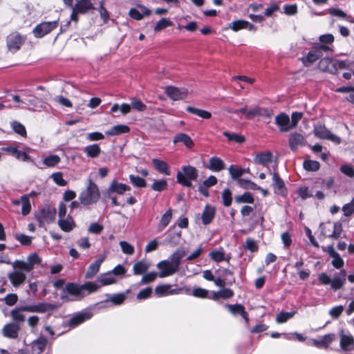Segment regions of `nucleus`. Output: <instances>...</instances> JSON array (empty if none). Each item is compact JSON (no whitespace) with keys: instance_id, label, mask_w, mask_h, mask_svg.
I'll use <instances>...</instances> for the list:
<instances>
[{"instance_id":"nucleus-1","label":"nucleus","mask_w":354,"mask_h":354,"mask_svg":"<svg viewBox=\"0 0 354 354\" xmlns=\"http://www.w3.org/2000/svg\"><path fill=\"white\" fill-rule=\"evenodd\" d=\"M99 288L100 286L95 282L88 281L82 285L69 283L65 286L61 299L64 301L79 300L85 296L86 292L90 294L97 291Z\"/></svg>"},{"instance_id":"nucleus-2","label":"nucleus","mask_w":354,"mask_h":354,"mask_svg":"<svg viewBox=\"0 0 354 354\" xmlns=\"http://www.w3.org/2000/svg\"><path fill=\"white\" fill-rule=\"evenodd\" d=\"M185 254L186 252L185 250H178L171 254L170 260L160 261L157 264V268L160 270L158 277L164 278L177 272L179 270L181 259L184 257Z\"/></svg>"},{"instance_id":"nucleus-3","label":"nucleus","mask_w":354,"mask_h":354,"mask_svg":"<svg viewBox=\"0 0 354 354\" xmlns=\"http://www.w3.org/2000/svg\"><path fill=\"white\" fill-rule=\"evenodd\" d=\"M88 184L79 196L80 203L84 205H91L96 203L100 197L97 185L91 178L88 179Z\"/></svg>"},{"instance_id":"nucleus-4","label":"nucleus","mask_w":354,"mask_h":354,"mask_svg":"<svg viewBox=\"0 0 354 354\" xmlns=\"http://www.w3.org/2000/svg\"><path fill=\"white\" fill-rule=\"evenodd\" d=\"M346 272L344 270H342L339 273L335 274L331 279L326 273H321L318 279L322 285H330L331 288L333 290H337L342 288L346 282Z\"/></svg>"},{"instance_id":"nucleus-5","label":"nucleus","mask_w":354,"mask_h":354,"mask_svg":"<svg viewBox=\"0 0 354 354\" xmlns=\"http://www.w3.org/2000/svg\"><path fill=\"white\" fill-rule=\"evenodd\" d=\"M235 114L242 113L243 114L247 119H252L255 117H264L269 118L272 115V112L271 110L261 107L257 105H254L250 107H248V106H245L244 107L236 111H234Z\"/></svg>"},{"instance_id":"nucleus-6","label":"nucleus","mask_w":354,"mask_h":354,"mask_svg":"<svg viewBox=\"0 0 354 354\" xmlns=\"http://www.w3.org/2000/svg\"><path fill=\"white\" fill-rule=\"evenodd\" d=\"M177 181L183 186L192 187V180H194L198 177L196 169L192 166H186L182 167L181 171L177 174Z\"/></svg>"},{"instance_id":"nucleus-7","label":"nucleus","mask_w":354,"mask_h":354,"mask_svg":"<svg viewBox=\"0 0 354 354\" xmlns=\"http://www.w3.org/2000/svg\"><path fill=\"white\" fill-rule=\"evenodd\" d=\"M41 262L40 257L37 254H32L27 258L26 261L17 260L12 263L13 269L24 270L26 272H30L35 265Z\"/></svg>"},{"instance_id":"nucleus-8","label":"nucleus","mask_w":354,"mask_h":354,"mask_svg":"<svg viewBox=\"0 0 354 354\" xmlns=\"http://www.w3.org/2000/svg\"><path fill=\"white\" fill-rule=\"evenodd\" d=\"M332 50V48L324 44H319L314 46L307 54L306 57L302 58L305 66H309L316 62L322 56L324 51Z\"/></svg>"},{"instance_id":"nucleus-9","label":"nucleus","mask_w":354,"mask_h":354,"mask_svg":"<svg viewBox=\"0 0 354 354\" xmlns=\"http://www.w3.org/2000/svg\"><path fill=\"white\" fill-rule=\"evenodd\" d=\"M319 227L322 234L329 238H339L342 231V224L339 222L332 223L328 221L325 223H322Z\"/></svg>"},{"instance_id":"nucleus-10","label":"nucleus","mask_w":354,"mask_h":354,"mask_svg":"<svg viewBox=\"0 0 354 354\" xmlns=\"http://www.w3.org/2000/svg\"><path fill=\"white\" fill-rule=\"evenodd\" d=\"M26 40L25 35L17 32H11L6 38V45L9 51L15 53L20 49Z\"/></svg>"},{"instance_id":"nucleus-11","label":"nucleus","mask_w":354,"mask_h":354,"mask_svg":"<svg viewBox=\"0 0 354 354\" xmlns=\"http://www.w3.org/2000/svg\"><path fill=\"white\" fill-rule=\"evenodd\" d=\"M315 136L321 139L328 140L336 145L341 142V138L337 136L332 133L325 126L319 125L315 128Z\"/></svg>"},{"instance_id":"nucleus-12","label":"nucleus","mask_w":354,"mask_h":354,"mask_svg":"<svg viewBox=\"0 0 354 354\" xmlns=\"http://www.w3.org/2000/svg\"><path fill=\"white\" fill-rule=\"evenodd\" d=\"M58 22L57 21L41 23L33 29L34 35L38 38L42 37L56 28Z\"/></svg>"},{"instance_id":"nucleus-13","label":"nucleus","mask_w":354,"mask_h":354,"mask_svg":"<svg viewBox=\"0 0 354 354\" xmlns=\"http://www.w3.org/2000/svg\"><path fill=\"white\" fill-rule=\"evenodd\" d=\"M15 270L8 274V278L15 288H18L23 285L26 280V275L24 270L14 269Z\"/></svg>"},{"instance_id":"nucleus-14","label":"nucleus","mask_w":354,"mask_h":354,"mask_svg":"<svg viewBox=\"0 0 354 354\" xmlns=\"http://www.w3.org/2000/svg\"><path fill=\"white\" fill-rule=\"evenodd\" d=\"M27 306L28 308H26L25 309L27 312L39 313L50 312L58 308L57 305L46 302H41L35 305H27Z\"/></svg>"},{"instance_id":"nucleus-15","label":"nucleus","mask_w":354,"mask_h":354,"mask_svg":"<svg viewBox=\"0 0 354 354\" xmlns=\"http://www.w3.org/2000/svg\"><path fill=\"white\" fill-rule=\"evenodd\" d=\"M165 93L171 100H180L187 97L188 91L184 88H179L175 86H169L165 88Z\"/></svg>"},{"instance_id":"nucleus-16","label":"nucleus","mask_w":354,"mask_h":354,"mask_svg":"<svg viewBox=\"0 0 354 354\" xmlns=\"http://www.w3.org/2000/svg\"><path fill=\"white\" fill-rule=\"evenodd\" d=\"M20 329L21 328L19 324L10 322L3 327L2 334L7 338L17 339Z\"/></svg>"},{"instance_id":"nucleus-17","label":"nucleus","mask_w":354,"mask_h":354,"mask_svg":"<svg viewBox=\"0 0 354 354\" xmlns=\"http://www.w3.org/2000/svg\"><path fill=\"white\" fill-rule=\"evenodd\" d=\"M106 258L105 254L100 255L93 263H91L85 274L86 279H91L98 272L102 263Z\"/></svg>"},{"instance_id":"nucleus-18","label":"nucleus","mask_w":354,"mask_h":354,"mask_svg":"<svg viewBox=\"0 0 354 354\" xmlns=\"http://www.w3.org/2000/svg\"><path fill=\"white\" fill-rule=\"evenodd\" d=\"M275 123L279 127V130L281 132H286L291 129L290 118L285 113H280L277 115Z\"/></svg>"},{"instance_id":"nucleus-19","label":"nucleus","mask_w":354,"mask_h":354,"mask_svg":"<svg viewBox=\"0 0 354 354\" xmlns=\"http://www.w3.org/2000/svg\"><path fill=\"white\" fill-rule=\"evenodd\" d=\"M306 140L304 137L297 133H291L289 137V147L292 151L297 150L299 147L304 146Z\"/></svg>"},{"instance_id":"nucleus-20","label":"nucleus","mask_w":354,"mask_h":354,"mask_svg":"<svg viewBox=\"0 0 354 354\" xmlns=\"http://www.w3.org/2000/svg\"><path fill=\"white\" fill-rule=\"evenodd\" d=\"M129 14L131 18L136 20H140L144 16L149 15L151 10L144 6L139 5L136 8L130 9Z\"/></svg>"},{"instance_id":"nucleus-21","label":"nucleus","mask_w":354,"mask_h":354,"mask_svg":"<svg viewBox=\"0 0 354 354\" xmlns=\"http://www.w3.org/2000/svg\"><path fill=\"white\" fill-rule=\"evenodd\" d=\"M335 339L334 334H327L320 337L319 339H312L310 342L313 345L319 348H326Z\"/></svg>"},{"instance_id":"nucleus-22","label":"nucleus","mask_w":354,"mask_h":354,"mask_svg":"<svg viewBox=\"0 0 354 354\" xmlns=\"http://www.w3.org/2000/svg\"><path fill=\"white\" fill-rule=\"evenodd\" d=\"M228 28L232 29L234 32L239 31L241 29H248L254 31L256 30L254 25L244 20H236L232 21L229 24Z\"/></svg>"},{"instance_id":"nucleus-23","label":"nucleus","mask_w":354,"mask_h":354,"mask_svg":"<svg viewBox=\"0 0 354 354\" xmlns=\"http://www.w3.org/2000/svg\"><path fill=\"white\" fill-rule=\"evenodd\" d=\"M320 70L330 73H336V68L334 64V59L330 57H324L322 59L318 65Z\"/></svg>"},{"instance_id":"nucleus-24","label":"nucleus","mask_w":354,"mask_h":354,"mask_svg":"<svg viewBox=\"0 0 354 354\" xmlns=\"http://www.w3.org/2000/svg\"><path fill=\"white\" fill-rule=\"evenodd\" d=\"M71 8H74L75 11L80 14H84L92 10L93 6L90 0H78Z\"/></svg>"},{"instance_id":"nucleus-25","label":"nucleus","mask_w":354,"mask_h":354,"mask_svg":"<svg viewBox=\"0 0 354 354\" xmlns=\"http://www.w3.org/2000/svg\"><path fill=\"white\" fill-rule=\"evenodd\" d=\"M26 308H28L27 305L21 307H17L12 309L10 311V317L12 319V322L19 324L24 322L25 320V315L23 312H27Z\"/></svg>"},{"instance_id":"nucleus-26","label":"nucleus","mask_w":354,"mask_h":354,"mask_svg":"<svg viewBox=\"0 0 354 354\" xmlns=\"http://www.w3.org/2000/svg\"><path fill=\"white\" fill-rule=\"evenodd\" d=\"M47 339L44 336H40L36 340L32 342V354H41L44 351L46 344Z\"/></svg>"},{"instance_id":"nucleus-27","label":"nucleus","mask_w":354,"mask_h":354,"mask_svg":"<svg viewBox=\"0 0 354 354\" xmlns=\"http://www.w3.org/2000/svg\"><path fill=\"white\" fill-rule=\"evenodd\" d=\"M272 179L274 182L273 186L274 188V192L281 196L286 195V190L285 188L284 182L279 177L277 173H274Z\"/></svg>"},{"instance_id":"nucleus-28","label":"nucleus","mask_w":354,"mask_h":354,"mask_svg":"<svg viewBox=\"0 0 354 354\" xmlns=\"http://www.w3.org/2000/svg\"><path fill=\"white\" fill-rule=\"evenodd\" d=\"M340 346L344 351H351L354 348V339L352 335L342 333L340 335Z\"/></svg>"},{"instance_id":"nucleus-29","label":"nucleus","mask_w":354,"mask_h":354,"mask_svg":"<svg viewBox=\"0 0 354 354\" xmlns=\"http://www.w3.org/2000/svg\"><path fill=\"white\" fill-rule=\"evenodd\" d=\"M129 186L118 183L117 181H113L108 189V193H117L118 194H122L124 192L130 190Z\"/></svg>"},{"instance_id":"nucleus-30","label":"nucleus","mask_w":354,"mask_h":354,"mask_svg":"<svg viewBox=\"0 0 354 354\" xmlns=\"http://www.w3.org/2000/svg\"><path fill=\"white\" fill-rule=\"evenodd\" d=\"M216 209L214 207L210 205H206L203 212L201 218L202 222L204 225L209 224L215 216Z\"/></svg>"},{"instance_id":"nucleus-31","label":"nucleus","mask_w":354,"mask_h":354,"mask_svg":"<svg viewBox=\"0 0 354 354\" xmlns=\"http://www.w3.org/2000/svg\"><path fill=\"white\" fill-rule=\"evenodd\" d=\"M58 225L64 232H71L75 226L73 218L68 216L66 218H59Z\"/></svg>"},{"instance_id":"nucleus-32","label":"nucleus","mask_w":354,"mask_h":354,"mask_svg":"<svg viewBox=\"0 0 354 354\" xmlns=\"http://www.w3.org/2000/svg\"><path fill=\"white\" fill-rule=\"evenodd\" d=\"M173 142L174 144L177 142L183 143L188 149H192L194 146V142L192 139L186 133H180L176 134L173 139Z\"/></svg>"},{"instance_id":"nucleus-33","label":"nucleus","mask_w":354,"mask_h":354,"mask_svg":"<svg viewBox=\"0 0 354 354\" xmlns=\"http://www.w3.org/2000/svg\"><path fill=\"white\" fill-rule=\"evenodd\" d=\"M151 263L146 261L142 260L136 262L133 266V272L135 275L145 274L150 268Z\"/></svg>"},{"instance_id":"nucleus-34","label":"nucleus","mask_w":354,"mask_h":354,"mask_svg":"<svg viewBox=\"0 0 354 354\" xmlns=\"http://www.w3.org/2000/svg\"><path fill=\"white\" fill-rule=\"evenodd\" d=\"M97 281L100 283H97L98 286H100V288L102 286H108L116 282V279L113 276V273L111 272L100 274L97 279Z\"/></svg>"},{"instance_id":"nucleus-35","label":"nucleus","mask_w":354,"mask_h":354,"mask_svg":"<svg viewBox=\"0 0 354 354\" xmlns=\"http://www.w3.org/2000/svg\"><path fill=\"white\" fill-rule=\"evenodd\" d=\"M92 315V313L90 312H84L77 314L71 319L70 325L72 326H75L78 324H80L86 320L89 319Z\"/></svg>"},{"instance_id":"nucleus-36","label":"nucleus","mask_w":354,"mask_h":354,"mask_svg":"<svg viewBox=\"0 0 354 354\" xmlns=\"http://www.w3.org/2000/svg\"><path fill=\"white\" fill-rule=\"evenodd\" d=\"M130 128L125 124H118L112 127L108 131H106V134L108 136H118L122 133H126L129 132Z\"/></svg>"},{"instance_id":"nucleus-37","label":"nucleus","mask_w":354,"mask_h":354,"mask_svg":"<svg viewBox=\"0 0 354 354\" xmlns=\"http://www.w3.org/2000/svg\"><path fill=\"white\" fill-rule=\"evenodd\" d=\"M172 218V209L169 208L162 216L160 223L158 225V232H162L170 223Z\"/></svg>"},{"instance_id":"nucleus-38","label":"nucleus","mask_w":354,"mask_h":354,"mask_svg":"<svg viewBox=\"0 0 354 354\" xmlns=\"http://www.w3.org/2000/svg\"><path fill=\"white\" fill-rule=\"evenodd\" d=\"M207 168L214 171H219L225 168V164L221 158L212 157L209 159Z\"/></svg>"},{"instance_id":"nucleus-39","label":"nucleus","mask_w":354,"mask_h":354,"mask_svg":"<svg viewBox=\"0 0 354 354\" xmlns=\"http://www.w3.org/2000/svg\"><path fill=\"white\" fill-rule=\"evenodd\" d=\"M152 164L159 172L166 175L170 174L169 166L165 161L154 158L152 160Z\"/></svg>"},{"instance_id":"nucleus-40","label":"nucleus","mask_w":354,"mask_h":354,"mask_svg":"<svg viewBox=\"0 0 354 354\" xmlns=\"http://www.w3.org/2000/svg\"><path fill=\"white\" fill-rule=\"evenodd\" d=\"M42 162L47 167H54L61 162V158L56 154H50L46 156Z\"/></svg>"},{"instance_id":"nucleus-41","label":"nucleus","mask_w":354,"mask_h":354,"mask_svg":"<svg viewBox=\"0 0 354 354\" xmlns=\"http://www.w3.org/2000/svg\"><path fill=\"white\" fill-rule=\"evenodd\" d=\"M228 310L234 314H240L241 316L246 320H248V313L245 311L244 307L241 304H235V305H227L226 306Z\"/></svg>"},{"instance_id":"nucleus-42","label":"nucleus","mask_w":354,"mask_h":354,"mask_svg":"<svg viewBox=\"0 0 354 354\" xmlns=\"http://www.w3.org/2000/svg\"><path fill=\"white\" fill-rule=\"evenodd\" d=\"M186 110L189 113L196 115L203 119H210L212 117V113L210 112L193 106H187Z\"/></svg>"},{"instance_id":"nucleus-43","label":"nucleus","mask_w":354,"mask_h":354,"mask_svg":"<svg viewBox=\"0 0 354 354\" xmlns=\"http://www.w3.org/2000/svg\"><path fill=\"white\" fill-rule=\"evenodd\" d=\"M84 151L88 157L96 158L100 154L101 149H100L99 145L93 144V145L86 146L84 149Z\"/></svg>"},{"instance_id":"nucleus-44","label":"nucleus","mask_w":354,"mask_h":354,"mask_svg":"<svg viewBox=\"0 0 354 354\" xmlns=\"http://www.w3.org/2000/svg\"><path fill=\"white\" fill-rule=\"evenodd\" d=\"M127 299V295L125 293H119L113 295H107V299L104 301L105 302H111L113 305H120Z\"/></svg>"},{"instance_id":"nucleus-45","label":"nucleus","mask_w":354,"mask_h":354,"mask_svg":"<svg viewBox=\"0 0 354 354\" xmlns=\"http://www.w3.org/2000/svg\"><path fill=\"white\" fill-rule=\"evenodd\" d=\"M272 153L270 151H266L264 153H261L257 154L254 158V162L261 164L266 165L268 162H270L272 160Z\"/></svg>"},{"instance_id":"nucleus-46","label":"nucleus","mask_w":354,"mask_h":354,"mask_svg":"<svg viewBox=\"0 0 354 354\" xmlns=\"http://www.w3.org/2000/svg\"><path fill=\"white\" fill-rule=\"evenodd\" d=\"M174 292V290H171V286L167 284L158 286L155 288V293L159 297H164L169 295H172Z\"/></svg>"},{"instance_id":"nucleus-47","label":"nucleus","mask_w":354,"mask_h":354,"mask_svg":"<svg viewBox=\"0 0 354 354\" xmlns=\"http://www.w3.org/2000/svg\"><path fill=\"white\" fill-rule=\"evenodd\" d=\"M237 203H253L254 201L252 194L250 192H245L241 195H237L234 198Z\"/></svg>"},{"instance_id":"nucleus-48","label":"nucleus","mask_w":354,"mask_h":354,"mask_svg":"<svg viewBox=\"0 0 354 354\" xmlns=\"http://www.w3.org/2000/svg\"><path fill=\"white\" fill-rule=\"evenodd\" d=\"M237 183L243 189L252 190L260 189L259 186H258L256 183L252 182L250 180L248 179L239 178Z\"/></svg>"},{"instance_id":"nucleus-49","label":"nucleus","mask_w":354,"mask_h":354,"mask_svg":"<svg viewBox=\"0 0 354 354\" xmlns=\"http://www.w3.org/2000/svg\"><path fill=\"white\" fill-rule=\"evenodd\" d=\"M209 257L216 262H220L224 260L229 261L230 260V257H225L223 250L212 251L209 253Z\"/></svg>"},{"instance_id":"nucleus-50","label":"nucleus","mask_w":354,"mask_h":354,"mask_svg":"<svg viewBox=\"0 0 354 354\" xmlns=\"http://www.w3.org/2000/svg\"><path fill=\"white\" fill-rule=\"evenodd\" d=\"M192 295L195 297L201 299L210 298L209 292L206 289L199 287L193 288Z\"/></svg>"},{"instance_id":"nucleus-51","label":"nucleus","mask_w":354,"mask_h":354,"mask_svg":"<svg viewBox=\"0 0 354 354\" xmlns=\"http://www.w3.org/2000/svg\"><path fill=\"white\" fill-rule=\"evenodd\" d=\"M22 203L21 213L23 215H27L30 212L31 205L27 195H23L21 197Z\"/></svg>"},{"instance_id":"nucleus-52","label":"nucleus","mask_w":354,"mask_h":354,"mask_svg":"<svg viewBox=\"0 0 354 354\" xmlns=\"http://www.w3.org/2000/svg\"><path fill=\"white\" fill-rule=\"evenodd\" d=\"M56 209L55 208H51V207H47L42 210V214L44 215V218L46 221H53L56 215Z\"/></svg>"},{"instance_id":"nucleus-53","label":"nucleus","mask_w":354,"mask_h":354,"mask_svg":"<svg viewBox=\"0 0 354 354\" xmlns=\"http://www.w3.org/2000/svg\"><path fill=\"white\" fill-rule=\"evenodd\" d=\"M50 178L53 182L59 186H66L67 182L63 178V174L62 172H55L51 174Z\"/></svg>"},{"instance_id":"nucleus-54","label":"nucleus","mask_w":354,"mask_h":354,"mask_svg":"<svg viewBox=\"0 0 354 354\" xmlns=\"http://www.w3.org/2000/svg\"><path fill=\"white\" fill-rule=\"evenodd\" d=\"M223 136H225L228 140L230 141H234L237 143H242L245 141V138L243 136L233 133H229L228 131H224Z\"/></svg>"},{"instance_id":"nucleus-55","label":"nucleus","mask_w":354,"mask_h":354,"mask_svg":"<svg viewBox=\"0 0 354 354\" xmlns=\"http://www.w3.org/2000/svg\"><path fill=\"white\" fill-rule=\"evenodd\" d=\"M11 127L12 129L16 132L17 133L19 134L20 136L23 137L26 136V131L23 124L21 123L14 121L11 123Z\"/></svg>"},{"instance_id":"nucleus-56","label":"nucleus","mask_w":354,"mask_h":354,"mask_svg":"<svg viewBox=\"0 0 354 354\" xmlns=\"http://www.w3.org/2000/svg\"><path fill=\"white\" fill-rule=\"evenodd\" d=\"M129 180H130V182L135 187H145L146 186L145 180L142 178H141L138 176L130 175Z\"/></svg>"},{"instance_id":"nucleus-57","label":"nucleus","mask_w":354,"mask_h":354,"mask_svg":"<svg viewBox=\"0 0 354 354\" xmlns=\"http://www.w3.org/2000/svg\"><path fill=\"white\" fill-rule=\"evenodd\" d=\"M172 24H173L170 20L166 18H162L156 23V26H154V30L160 31L168 26H171Z\"/></svg>"},{"instance_id":"nucleus-58","label":"nucleus","mask_w":354,"mask_h":354,"mask_svg":"<svg viewBox=\"0 0 354 354\" xmlns=\"http://www.w3.org/2000/svg\"><path fill=\"white\" fill-rule=\"evenodd\" d=\"M304 167L307 171H317L319 168V163L315 160H305Z\"/></svg>"},{"instance_id":"nucleus-59","label":"nucleus","mask_w":354,"mask_h":354,"mask_svg":"<svg viewBox=\"0 0 354 354\" xmlns=\"http://www.w3.org/2000/svg\"><path fill=\"white\" fill-rule=\"evenodd\" d=\"M221 198H222L223 203L225 206L229 207L231 205L232 198V193L230 189H225L222 192Z\"/></svg>"},{"instance_id":"nucleus-60","label":"nucleus","mask_w":354,"mask_h":354,"mask_svg":"<svg viewBox=\"0 0 354 354\" xmlns=\"http://www.w3.org/2000/svg\"><path fill=\"white\" fill-rule=\"evenodd\" d=\"M158 275V274H157V272H151L146 273L142 276L141 281H140V283L146 284V283L152 282L156 279Z\"/></svg>"},{"instance_id":"nucleus-61","label":"nucleus","mask_w":354,"mask_h":354,"mask_svg":"<svg viewBox=\"0 0 354 354\" xmlns=\"http://www.w3.org/2000/svg\"><path fill=\"white\" fill-rule=\"evenodd\" d=\"M229 172L231 177L233 179L237 180L240 178L241 176L243 175V170L241 168L234 167L233 165H231L229 167Z\"/></svg>"},{"instance_id":"nucleus-62","label":"nucleus","mask_w":354,"mask_h":354,"mask_svg":"<svg viewBox=\"0 0 354 354\" xmlns=\"http://www.w3.org/2000/svg\"><path fill=\"white\" fill-rule=\"evenodd\" d=\"M167 182L165 180H156L151 185L154 191L161 192L166 189Z\"/></svg>"},{"instance_id":"nucleus-63","label":"nucleus","mask_w":354,"mask_h":354,"mask_svg":"<svg viewBox=\"0 0 354 354\" xmlns=\"http://www.w3.org/2000/svg\"><path fill=\"white\" fill-rule=\"evenodd\" d=\"M3 301L8 306H14L18 301V296L15 293L8 294L3 299Z\"/></svg>"},{"instance_id":"nucleus-64","label":"nucleus","mask_w":354,"mask_h":354,"mask_svg":"<svg viewBox=\"0 0 354 354\" xmlns=\"http://www.w3.org/2000/svg\"><path fill=\"white\" fill-rule=\"evenodd\" d=\"M342 211L346 216H348L354 212V198L350 203L343 206Z\"/></svg>"}]
</instances>
